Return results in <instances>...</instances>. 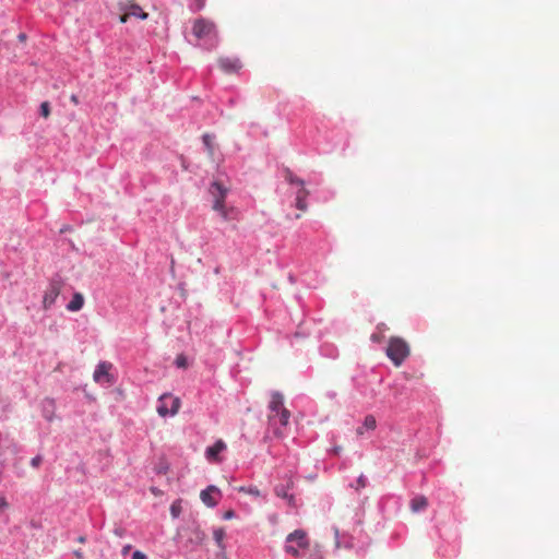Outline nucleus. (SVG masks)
<instances>
[{
  "label": "nucleus",
  "instance_id": "nucleus-1",
  "mask_svg": "<svg viewBox=\"0 0 559 559\" xmlns=\"http://www.w3.org/2000/svg\"><path fill=\"white\" fill-rule=\"evenodd\" d=\"M289 418L290 412L284 406V396L280 392H273L269 403L267 421L274 436L284 437Z\"/></svg>",
  "mask_w": 559,
  "mask_h": 559
},
{
  "label": "nucleus",
  "instance_id": "nucleus-2",
  "mask_svg": "<svg viewBox=\"0 0 559 559\" xmlns=\"http://www.w3.org/2000/svg\"><path fill=\"white\" fill-rule=\"evenodd\" d=\"M411 348L408 343L399 336H392L389 340L386 355L394 366L399 367L409 356Z\"/></svg>",
  "mask_w": 559,
  "mask_h": 559
},
{
  "label": "nucleus",
  "instance_id": "nucleus-3",
  "mask_svg": "<svg viewBox=\"0 0 559 559\" xmlns=\"http://www.w3.org/2000/svg\"><path fill=\"white\" fill-rule=\"evenodd\" d=\"M310 546L307 533L302 530H296L286 537L285 551L294 557H299L301 550Z\"/></svg>",
  "mask_w": 559,
  "mask_h": 559
},
{
  "label": "nucleus",
  "instance_id": "nucleus-4",
  "mask_svg": "<svg viewBox=\"0 0 559 559\" xmlns=\"http://www.w3.org/2000/svg\"><path fill=\"white\" fill-rule=\"evenodd\" d=\"M285 179L290 185H296L299 187V190L296 193L295 206L301 211L306 212L308 209L307 198L309 195V191L305 188V181L298 177H296L289 169L285 171Z\"/></svg>",
  "mask_w": 559,
  "mask_h": 559
},
{
  "label": "nucleus",
  "instance_id": "nucleus-5",
  "mask_svg": "<svg viewBox=\"0 0 559 559\" xmlns=\"http://www.w3.org/2000/svg\"><path fill=\"white\" fill-rule=\"evenodd\" d=\"M192 33L198 39H212L217 34L215 24L203 17L193 22Z\"/></svg>",
  "mask_w": 559,
  "mask_h": 559
},
{
  "label": "nucleus",
  "instance_id": "nucleus-6",
  "mask_svg": "<svg viewBox=\"0 0 559 559\" xmlns=\"http://www.w3.org/2000/svg\"><path fill=\"white\" fill-rule=\"evenodd\" d=\"M180 399L171 394H163L158 400L157 413L162 417L176 415L180 408Z\"/></svg>",
  "mask_w": 559,
  "mask_h": 559
},
{
  "label": "nucleus",
  "instance_id": "nucleus-7",
  "mask_svg": "<svg viewBox=\"0 0 559 559\" xmlns=\"http://www.w3.org/2000/svg\"><path fill=\"white\" fill-rule=\"evenodd\" d=\"M63 283L60 280H51L43 297V308L48 310L59 296Z\"/></svg>",
  "mask_w": 559,
  "mask_h": 559
},
{
  "label": "nucleus",
  "instance_id": "nucleus-8",
  "mask_svg": "<svg viewBox=\"0 0 559 559\" xmlns=\"http://www.w3.org/2000/svg\"><path fill=\"white\" fill-rule=\"evenodd\" d=\"M210 193L213 197V210H222L225 204V199L228 192V189L225 188L221 182L214 181L210 187Z\"/></svg>",
  "mask_w": 559,
  "mask_h": 559
},
{
  "label": "nucleus",
  "instance_id": "nucleus-9",
  "mask_svg": "<svg viewBox=\"0 0 559 559\" xmlns=\"http://www.w3.org/2000/svg\"><path fill=\"white\" fill-rule=\"evenodd\" d=\"M112 368V365L107 361H102L97 365L93 379L97 383H107L111 384L114 382L112 376L110 374V369Z\"/></svg>",
  "mask_w": 559,
  "mask_h": 559
},
{
  "label": "nucleus",
  "instance_id": "nucleus-10",
  "mask_svg": "<svg viewBox=\"0 0 559 559\" xmlns=\"http://www.w3.org/2000/svg\"><path fill=\"white\" fill-rule=\"evenodd\" d=\"M221 69L228 74L237 73L241 68L242 63L238 58L222 57L218 59Z\"/></svg>",
  "mask_w": 559,
  "mask_h": 559
},
{
  "label": "nucleus",
  "instance_id": "nucleus-11",
  "mask_svg": "<svg viewBox=\"0 0 559 559\" xmlns=\"http://www.w3.org/2000/svg\"><path fill=\"white\" fill-rule=\"evenodd\" d=\"M214 495L221 496V491L216 486L211 485L201 491L200 499L206 507L214 508L218 503L217 499L214 498Z\"/></svg>",
  "mask_w": 559,
  "mask_h": 559
},
{
  "label": "nucleus",
  "instance_id": "nucleus-12",
  "mask_svg": "<svg viewBox=\"0 0 559 559\" xmlns=\"http://www.w3.org/2000/svg\"><path fill=\"white\" fill-rule=\"evenodd\" d=\"M226 449V443L223 440H217L212 447L205 451V456L210 462H221L218 454Z\"/></svg>",
  "mask_w": 559,
  "mask_h": 559
},
{
  "label": "nucleus",
  "instance_id": "nucleus-13",
  "mask_svg": "<svg viewBox=\"0 0 559 559\" xmlns=\"http://www.w3.org/2000/svg\"><path fill=\"white\" fill-rule=\"evenodd\" d=\"M131 16L145 20L147 17V13L144 12L140 5L132 3L128 7L127 11L120 16V22L126 23Z\"/></svg>",
  "mask_w": 559,
  "mask_h": 559
},
{
  "label": "nucleus",
  "instance_id": "nucleus-14",
  "mask_svg": "<svg viewBox=\"0 0 559 559\" xmlns=\"http://www.w3.org/2000/svg\"><path fill=\"white\" fill-rule=\"evenodd\" d=\"M215 211L218 212L221 217L225 221L238 219V216H239V212L236 207H234V206L227 207L225 204L223 205L222 210H215Z\"/></svg>",
  "mask_w": 559,
  "mask_h": 559
},
{
  "label": "nucleus",
  "instance_id": "nucleus-15",
  "mask_svg": "<svg viewBox=\"0 0 559 559\" xmlns=\"http://www.w3.org/2000/svg\"><path fill=\"white\" fill-rule=\"evenodd\" d=\"M84 305V297L81 293H75L71 299V301L68 304L67 309L69 311L75 312L83 308Z\"/></svg>",
  "mask_w": 559,
  "mask_h": 559
},
{
  "label": "nucleus",
  "instance_id": "nucleus-16",
  "mask_svg": "<svg viewBox=\"0 0 559 559\" xmlns=\"http://www.w3.org/2000/svg\"><path fill=\"white\" fill-rule=\"evenodd\" d=\"M428 507V500L425 496H416L411 501V510L413 512H419Z\"/></svg>",
  "mask_w": 559,
  "mask_h": 559
},
{
  "label": "nucleus",
  "instance_id": "nucleus-17",
  "mask_svg": "<svg viewBox=\"0 0 559 559\" xmlns=\"http://www.w3.org/2000/svg\"><path fill=\"white\" fill-rule=\"evenodd\" d=\"M225 536H226V532L223 527L215 528L213 532V538H214L215 543L217 544V546L222 550L225 549V545H224Z\"/></svg>",
  "mask_w": 559,
  "mask_h": 559
},
{
  "label": "nucleus",
  "instance_id": "nucleus-18",
  "mask_svg": "<svg viewBox=\"0 0 559 559\" xmlns=\"http://www.w3.org/2000/svg\"><path fill=\"white\" fill-rule=\"evenodd\" d=\"M202 140H203V143H204V146L206 148V152H207L209 156L213 157L214 156L213 136L211 134H209V133H205L202 136Z\"/></svg>",
  "mask_w": 559,
  "mask_h": 559
},
{
  "label": "nucleus",
  "instance_id": "nucleus-19",
  "mask_svg": "<svg viewBox=\"0 0 559 559\" xmlns=\"http://www.w3.org/2000/svg\"><path fill=\"white\" fill-rule=\"evenodd\" d=\"M275 493L277 497H281L283 499H287L289 504L294 503V496L288 495L287 489L284 486H277L275 487Z\"/></svg>",
  "mask_w": 559,
  "mask_h": 559
},
{
  "label": "nucleus",
  "instance_id": "nucleus-20",
  "mask_svg": "<svg viewBox=\"0 0 559 559\" xmlns=\"http://www.w3.org/2000/svg\"><path fill=\"white\" fill-rule=\"evenodd\" d=\"M334 536H335V546H336V548H341V547L348 548V547L352 546V544L349 542H346V540L342 539V537L340 535L338 528H334Z\"/></svg>",
  "mask_w": 559,
  "mask_h": 559
},
{
  "label": "nucleus",
  "instance_id": "nucleus-21",
  "mask_svg": "<svg viewBox=\"0 0 559 559\" xmlns=\"http://www.w3.org/2000/svg\"><path fill=\"white\" fill-rule=\"evenodd\" d=\"M368 430H374L377 427V420L373 415H367L362 425Z\"/></svg>",
  "mask_w": 559,
  "mask_h": 559
},
{
  "label": "nucleus",
  "instance_id": "nucleus-22",
  "mask_svg": "<svg viewBox=\"0 0 559 559\" xmlns=\"http://www.w3.org/2000/svg\"><path fill=\"white\" fill-rule=\"evenodd\" d=\"M181 501L180 500H176L171 503L170 506V513L173 515V518H178L181 513Z\"/></svg>",
  "mask_w": 559,
  "mask_h": 559
},
{
  "label": "nucleus",
  "instance_id": "nucleus-23",
  "mask_svg": "<svg viewBox=\"0 0 559 559\" xmlns=\"http://www.w3.org/2000/svg\"><path fill=\"white\" fill-rule=\"evenodd\" d=\"M47 406H49L51 409H44V416L47 420L51 421L52 418H53V408H55V404H53V401L51 400H48L46 401L45 403Z\"/></svg>",
  "mask_w": 559,
  "mask_h": 559
},
{
  "label": "nucleus",
  "instance_id": "nucleus-24",
  "mask_svg": "<svg viewBox=\"0 0 559 559\" xmlns=\"http://www.w3.org/2000/svg\"><path fill=\"white\" fill-rule=\"evenodd\" d=\"M238 490L240 492H245L251 496L259 497L261 495L260 490L257 487H239Z\"/></svg>",
  "mask_w": 559,
  "mask_h": 559
},
{
  "label": "nucleus",
  "instance_id": "nucleus-25",
  "mask_svg": "<svg viewBox=\"0 0 559 559\" xmlns=\"http://www.w3.org/2000/svg\"><path fill=\"white\" fill-rule=\"evenodd\" d=\"M191 3H190V9L192 11H200L202 10L204 7H205V2L206 0H189Z\"/></svg>",
  "mask_w": 559,
  "mask_h": 559
},
{
  "label": "nucleus",
  "instance_id": "nucleus-26",
  "mask_svg": "<svg viewBox=\"0 0 559 559\" xmlns=\"http://www.w3.org/2000/svg\"><path fill=\"white\" fill-rule=\"evenodd\" d=\"M40 115H41L44 118H48V117H49V115H50V107H49V103L44 102V103L40 105Z\"/></svg>",
  "mask_w": 559,
  "mask_h": 559
},
{
  "label": "nucleus",
  "instance_id": "nucleus-27",
  "mask_svg": "<svg viewBox=\"0 0 559 559\" xmlns=\"http://www.w3.org/2000/svg\"><path fill=\"white\" fill-rule=\"evenodd\" d=\"M175 362L178 368H187L188 366L187 358L183 355H178Z\"/></svg>",
  "mask_w": 559,
  "mask_h": 559
},
{
  "label": "nucleus",
  "instance_id": "nucleus-28",
  "mask_svg": "<svg viewBox=\"0 0 559 559\" xmlns=\"http://www.w3.org/2000/svg\"><path fill=\"white\" fill-rule=\"evenodd\" d=\"M9 508V503L7 499L2 496H0V514Z\"/></svg>",
  "mask_w": 559,
  "mask_h": 559
},
{
  "label": "nucleus",
  "instance_id": "nucleus-29",
  "mask_svg": "<svg viewBox=\"0 0 559 559\" xmlns=\"http://www.w3.org/2000/svg\"><path fill=\"white\" fill-rule=\"evenodd\" d=\"M41 461H43V457L40 455H37V456L32 459L31 465L33 467H38L40 465Z\"/></svg>",
  "mask_w": 559,
  "mask_h": 559
},
{
  "label": "nucleus",
  "instance_id": "nucleus-30",
  "mask_svg": "<svg viewBox=\"0 0 559 559\" xmlns=\"http://www.w3.org/2000/svg\"><path fill=\"white\" fill-rule=\"evenodd\" d=\"M235 518V512L233 510H227L224 514H223V519L224 520H231Z\"/></svg>",
  "mask_w": 559,
  "mask_h": 559
},
{
  "label": "nucleus",
  "instance_id": "nucleus-31",
  "mask_svg": "<svg viewBox=\"0 0 559 559\" xmlns=\"http://www.w3.org/2000/svg\"><path fill=\"white\" fill-rule=\"evenodd\" d=\"M132 559H147V558L143 552H141L140 550H136L133 552Z\"/></svg>",
  "mask_w": 559,
  "mask_h": 559
},
{
  "label": "nucleus",
  "instance_id": "nucleus-32",
  "mask_svg": "<svg viewBox=\"0 0 559 559\" xmlns=\"http://www.w3.org/2000/svg\"><path fill=\"white\" fill-rule=\"evenodd\" d=\"M151 492L154 495V496H162L163 495V491L156 487H151Z\"/></svg>",
  "mask_w": 559,
  "mask_h": 559
},
{
  "label": "nucleus",
  "instance_id": "nucleus-33",
  "mask_svg": "<svg viewBox=\"0 0 559 559\" xmlns=\"http://www.w3.org/2000/svg\"><path fill=\"white\" fill-rule=\"evenodd\" d=\"M382 340V336L379 333H374L371 335V341L373 342H380Z\"/></svg>",
  "mask_w": 559,
  "mask_h": 559
},
{
  "label": "nucleus",
  "instance_id": "nucleus-34",
  "mask_svg": "<svg viewBox=\"0 0 559 559\" xmlns=\"http://www.w3.org/2000/svg\"><path fill=\"white\" fill-rule=\"evenodd\" d=\"M377 329L382 333L388 330V326L385 323H380Z\"/></svg>",
  "mask_w": 559,
  "mask_h": 559
},
{
  "label": "nucleus",
  "instance_id": "nucleus-35",
  "mask_svg": "<svg viewBox=\"0 0 559 559\" xmlns=\"http://www.w3.org/2000/svg\"><path fill=\"white\" fill-rule=\"evenodd\" d=\"M358 484L360 487L366 486V478L362 475L358 478Z\"/></svg>",
  "mask_w": 559,
  "mask_h": 559
},
{
  "label": "nucleus",
  "instance_id": "nucleus-36",
  "mask_svg": "<svg viewBox=\"0 0 559 559\" xmlns=\"http://www.w3.org/2000/svg\"><path fill=\"white\" fill-rule=\"evenodd\" d=\"M74 556L78 558V559H82L83 558V552L81 550H75L74 551Z\"/></svg>",
  "mask_w": 559,
  "mask_h": 559
},
{
  "label": "nucleus",
  "instance_id": "nucleus-37",
  "mask_svg": "<svg viewBox=\"0 0 559 559\" xmlns=\"http://www.w3.org/2000/svg\"><path fill=\"white\" fill-rule=\"evenodd\" d=\"M364 429H365V427H364V426H362V427L357 428L356 433H357L358 436L364 435Z\"/></svg>",
  "mask_w": 559,
  "mask_h": 559
},
{
  "label": "nucleus",
  "instance_id": "nucleus-38",
  "mask_svg": "<svg viewBox=\"0 0 559 559\" xmlns=\"http://www.w3.org/2000/svg\"><path fill=\"white\" fill-rule=\"evenodd\" d=\"M71 102H72L73 104L78 105V104H79L78 96L72 95V96H71Z\"/></svg>",
  "mask_w": 559,
  "mask_h": 559
},
{
  "label": "nucleus",
  "instance_id": "nucleus-39",
  "mask_svg": "<svg viewBox=\"0 0 559 559\" xmlns=\"http://www.w3.org/2000/svg\"><path fill=\"white\" fill-rule=\"evenodd\" d=\"M130 548H131V546H130V545L124 546V547H123V549H122V554H123V555H127V554H128V551L130 550Z\"/></svg>",
  "mask_w": 559,
  "mask_h": 559
},
{
  "label": "nucleus",
  "instance_id": "nucleus-40",
  "mask_svg": "<svg viewBox=\"0 0 559 559\" xmlns=\"http://www.w3.org/2000/svg\"><path fill=\"white\" fill-rule=\"evenodd\" d=\"M78 540H79V543L84 544L86 539H85V537H84V536H80V537L78 538Z\"/></svg>",
  "mask_w": 559,
  "mask_h": 559
},
{
  "label": "nucleus",
  "instance_id": "nucleus-41",
  "mask_svg": "<svg viewBox=\"0 0 559 559\" xmlns=\"http://www.w3.org/2000/svg\"><path fill=\"white\" fill-rule=\"evenodd\" d=\"M19 38H20L21 40H25L26 35H25V34H20V35H19Z\"/></svg>",
  "mask_w": 559,
  "mask_h": 559
},
{
  "label": "nucleus",
  "instance_id": "nucleus-42",
  "mask_svg": "<svg viewBox=\"0 0 559 559\" xmlns=\"http://www.w3.org/2000/svg\"><path fill=\"white\" fill-rule=\"evenodd\" d=\"M340 451H341V448H338V447H337V448H334V453H335V454H338V453H340Z\"/></svg>",
  "mask_w": 559,
  "mask_h": 559
},
{
  "label": "nucleus",
  "instance_id": "nucleus-43",
  "mask_svg": "<svg viewBox=\"0 0 559 559\" xmlns=\"http://www.w3.org/2000/svg\"><path fill=\"white\" fill-rule=\"evenodd\" d=\"M300 217H301V215H300V214H297V215L295 216V218H296V219H299Z\"/></svg>",
  "mask_w": 559,
  "mask_h": 559
}]
</instances>
